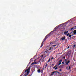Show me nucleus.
Wrapping results in <instances>:
<instances>
[{
    "label": "nucleus",
    "mask_w": 76,
    "mask_h": 76,
    "mask_svg": "<svg viewBox=\"0 0 76 76\" xmlns=\"http://www.w3.org/2000/svg\"><path fill=\"white\" fill-rule=\"evenodd\" d=\"M25 69H24L23 72V73H24V75L23 76V75L24 73L21 74L20 76H28V75H29V73L30 72V71L31 70V67H29L28 69H26L25 71Z\"/></svg>",
    "instance_id": "1"
},
{
    "label": "nucleus",
    "mask_w": 76,
    "mask_h": 76,
    "mask_svg": "<svg viewBox=\"0 0 76 76\" xmlns=\"http://www.w3.org/2000/svg\"><path fill=\"white\" fill-rule=\"evenodd\" d=\"M54 32V30L52 31H51L46 36L45 39H44V41L42 43L41 45L40 48H42V46H43L44 45V42L45 41L46 39H47L48 38V37H50L51 35V32Z\"/></svg>",
    "instance_id": "2"
},
{
    "label": "nucleus",
    "mask_w": 76,
    "mask_h": 76,
    "mask_svg": "<svg viewBox=\"0 0 76 76\" xmlns=\"http://www.w3.org/2000/svg\"><path fill=\"white\" fill-rule=\"evenodd\" d=\"M59 45V44L58 45L57 44H56L55 45H53L52 47H56V46H57V47H56V48H55V49H56V48H58Z\"/></svg>",
    "instance_id": "3"
},
{
    "label": "nucleus",
    "mask_w": 76,
    "mask_h": 76,
    "mask_svg": "<svg viewBox=\"0 0 76 76\" xmlns=\"http://www.w3.org/2000/svg\"><path fill=\"white\" fill-rule=\"evenodd\" d=\"M65 39H66V36H64L62 37V38L61 39V40H62V41H64V40Z\"/></svg>",
    "instance_id": "4"
},
{
    "label": "nucleus",
    "mask_w": 76,
    "mask_h": 76,
    "mask_svg": "<svg viewBox=\"0 0 76 76\" xmlns=\"http://www.w3.org/2000/svg\"><path fill=\"white\" fill-rule=\"evenodd\" d=\"M70 61L69 60L68 61H67V62H65V63L66 65H68V64H70V63H70Z\"/></svg>",
    "instance_id": "5"
},
{
    "label": "nucleus",
    "mask_w": 76,
    "mask_h": 76,
    "mask_svg": "<svg viewBox=\"0 0 76 76\" xmlns=\"http://www.w3.org/2000/svg\"><path fill=\"white\" fill-rule=\"evenodd\" d=\"M48 50H47L45 51V52L46 53H47L48 56L49 55H50V53L48 52Z\"/></svg>",
    "instance_id": "6"
},
{
    "label": "nucleus",
    "mask_w": 76,
    "mask_h": 76,
    "mask_svg": "<svg viewBox=\"0 0 76 76\" xmlns=\"http://www.w3.org/2000/svg\"><path fill=\"white\" fill-rule=\"evenodd\" d=\"M70 66H66V69L67 70H70Z\"/></svg>",
    "instance_id": "7"
},
{
    "label": "nucleus",
    "mask_w": 76,
    "mask_h": 76,
    "mask_svg": "<svg viewBox=\"0 0 76 76\" xmlns=\"http://www.w3.org/2000/svg\"><path fill=\"white\" fill-rule=\"evenodd\" d=\"M69 31H65L64 32V34L65 35H66V34H67V33H68Z\"/></svg>",
    "instance_id": "8"
},
{
    "label": "nucleus",
    "mask_w": 76,
    "mask_h": 76,
    "mask_svg": "<svg viewBox=\"0 0 76 76\" xmlns=\"http://www.w3.org/2000/svg\"><path fill=\"white\" fill-rule=\"evenodd\" d=\"M73 33L74 35H76L75 34H76V30H75L74 31Z\"/></svg>",
    "instance_id": "9"
},
{
    "label": "nucleus",
    "mask_w": 76,
    "mask_h": 76,
    "mask_svg": "<svg viewBox=\"0 0 76 76\" xmlns=\"http://www.w3.org/2000/svg\"><path fill=\"white\" fill-rule=\"evenodd\" d=\"M37 72L38 73H41V69H39V70H37Z\"/></svg>",
    "instance_id": "10"
},
{
    "label": "nucleus",
    "mask_w": 76,
    "mask_h": 76,
    "mask_svg": "<svg viewBox=\"0 0 76 76\" xmlns=\"http://www.w3.org/2000/svg\"><path fill=\"white\" fill-rule=\"evenodd\" d=\"M31 63V62H30L27 65V67H28V66H29V64H30V63Z\"/></svg>",
    "instance_id": "11"
},
{
    "label": "nucleus",
    "mask_w": 76,
    "mask_h": 76,
    "mask_svg": "<svg viewBox=\"0 0 76 76\" xmlns=\"http://www.w3.org/2000/svg\"><path fill=\"white\" fill-rule=\"evenodd\" d=\"M69 34H71V33H68V34H66V35L67 36H68L69 35Z\"/></svg>",
    "instance_id": "12"
},
{
    "label": "nucleus",
    "mask_w": 76,
    "mask_h": 76,
    "mask_svg": "<svg viewBox=\"0 0 76 76\" xmlns=\"http://www.w3.org/2000/svg\"><path fill=\"white\" fill-rule=\"evenodd\" d=\"M37 64H39V63H40V60L38 61H37Z\"/></svg>",
    "instance_id": "13"
},
{
    "label": "nucleus",
    "mask_w": 76,
    "mask_h": 76,
    "mask_svg": "<svg viewBox=\"0 0 76 76\" xmlns=\"http://www.w3.org/2000/svg\"><path fill=\"white\" fill-rule=\"evenodd\" d=\"M51 49L53 50V49L52 48L50 47L49 49V50H51Z\"/></svg>",
    "instance_id": "14"
},
{
    "label": "nucleus",
    "mask_w": 76,
    "mask_h": 76,
    "mask_svg": "<svg viewBox=\"0 0 76 76\" xmlns=\"http://www.w3.org/2000/svg\"><path fill=\"white\" fill-rule=\"evenodd\" d=\"M42 72H43V70L42 69L40 70V73H42Z\"/></svg>",
    "instance_id": "15"
},
{
    "label": "nucleus",
    "mask_w": 76,
    "mask_h": 76,
    "mask_svg": "<svg viewBox=\"0 0 76 76\" xmlns=\"http://www.w3.org/2000/svg\"><path fill=\"white\" fill-rule=\"evenodd\" d=\"M54 73H56V72H55V71H54V72H51V74H54Z\"/></svg>",
    "instance_id": "16"
},
{
    "label": "nucleus",
    "mask_w": 76,
    "mask_h": 76,
    "mask_svg": "<svg viewBox=\"0 0 76 76\" xmlns=\"http://www.w3.org/2000/svg\"><path fill=\"white\" fill-rule=\"evenodd\" d=\"M50 60H51V59H50V58L48 61V62H50Z\"/></svg>",
    "instance_id": "17"
},
{
    "label": "nucleus",
    "mask_w": 76,
    "mask_h": 76,
    "mask_svg": "<svg viewBox=\"0 0 76 76\" xmlns=\"http://www.w3.org/2000/svg\"><path fill=\"white\" fill-rule=\"evenodd\" d=\"M69 37H72V35H69Z\"/></svg>",
    "instance_id": "18"
},
{
    "label": "nucleus",
    "mask_w": 76,
    "mask_h": 76,
    "mask_svg": "<svg viewBox=\"0 0 76 76\" xmlns=\"http://www.w3.org/2000/svg\"><path fill=\"white\" fill-rule=\"evenodd\" d=\"M47 65H48V64H46L45 65V68H46V67H47Z\"/></svg>",
    "instance_id": "19"
},
{
    "label": "nucleus",
    "mask_w": 76,
    "mask_h": 76,
    "mask_svg": "<svg viewBox=\"0 0 76 76\" xmlns=\"http://www.w3.org/2000/svg\"><path fill=\"white\" fill-rule=\"evenodd\" d=\"M58 64L59 65H60V64H61V62H60L58 63Z\"/></svg>",
    "instance_id": "20"
},
{
    "label": "nucleus",
    "mask_w": 76,
    "mask_h": 76,
    "mask_svg": "<svg viewBox=\"0 0 76 76\" xmlns=\"http://www.w3.org/2000/svg\"><path fill=\"white\" fill-rule=\"evenodd\" d=\"M57 65H56L55 66L53 67V69H55L56 68V67L57 66Z\"/></svg>",
    "instance_id": "21"
},
{
    "label": "nucleus",
    "mask_w": 76,
    "mask_h": 76,
    "mask_svg": "<svg viewBox=\"0 0 76 76\" xmlns=\"http://www.w3.org/2000/svg\"><path fill=\"white\" fill-rule=\"evenodd\" d=\"M34 64V63L33 62L31 64V66H32V65H33V64Z\"/></svg>",
    "instance_id": "22"
},
{
    "label": "nucleus",
    "mask_w": 76,
    "mask_h": 76,
    "mask_svg": "<svg viewBox=\"0 0 76 76\" xmlns=\"http://www.w3.org/2000/svg\"><path fill=\"white\" fill-rule=\"evenodd\" d=\"M62 59H61V60H60L59 61V62H61V61H62Z\"/></svg>",
    "instance_id": "23"
},
{
    "label": "nucleus",
    "mask_w": 76,
    "mask_h": 76,
    "mask_svg": "<svg viewBox=\"0 0 76 76\" xmlns=\"http://www.w3.org/2000/svg\"><path fill=\"white\" fill-rule=\"evenodd\" d=\"M65 62H67V59H65Z\"/></svg>",
    "instance_id": "24"
},
{
    "label": "nucleus",
    "mask_w": 76,
    "mask_h": 76,
    "mask_svg": "<svg viewBox=\"0 0 76 76\" xmlns=\"http://www.w3.org/2000/svg\"><path fill=\"white\" fill-rule=\"evenodd\" d=\"M55 70H57V67H56L55 68Z\"/></svg>",
    "instance_id": "25"
},
{
    "label": "nucleus",
    "mask_w": 76,
    "mask_h": 76,
    "mask_svg": "<svg viewBox=\"0 0 76 76\" xmlns=\"http://www.w3.org/2000/svg\"><path fill=\"white\" fill-rule=\"evenodd\" d=\"M65 58H66V56H64V57L63 58H64V59H65Z\"/></svg>",
    "instance_id": "26"
},
{
    "label": "nucleus",
    "mask_w": 76,
    "mask_h": 76,
    "mask_svg": "<svg viewBox=\"0 0 76 76\" xmlns=\"http://www.w3.org/2000/svg\"><path fill=\"white\" fill-rule=\"evenodd\" d=\"M34 64H37V63L36 62H35L34 63Z\"/></svg>",
    "instance_id": "27"
},
{
    "label": "nucleus",
    "mask_w": 76,
    "mask_h": 76,
    "mask_svg": "<svg viewBox=\"0 0 76 76\" xmlns=\"http://www.w3.org/2000/svg\"><path fill=\"white\" fill-rule=\"evenodd\" d=\"M52 59H54V58L52 57V58H51V60H52Z\"/></svg>",
    "instance_id": "28"
},
{
    "label": "nucleus",
    "mask_w": 76,
    "mask_h": 76,
    "mask_svg": "<svg viewBox=\"0 0 76 76\" xmlns=\"http://www.w3.org/2000/svg\"><path fill=\"white\" fill-rule=\"evenodd\" d=\"M55 73H57L58 72V71H55Z\"/></svg>",
    "instance_id": "29"
},
{
    "label": "nucleus",
    "mask_w": 76,
    "mask_h": 76,
    "mask_svg": "<svg viewBox=\"0 0 76 76\" xmlns=\"http://www.w3.org/2000/svg\"><path fill=\"white\" fill-rule=\"evenodd\" d=\"M73 28H72L71 29V30H73Z\"/></svg>",
    "instance_id": "30"
},
{
    "label": "nucleus",
    "mask_w": 76,
    "mask_h": 76,
    "mask_svg": "<svg viewBox=\"0 0 76 76\" xmlns=\"http://www.w3.org/2000/svg\"><path fill=\"white\" fill-rule=\"evenodd\" d=\"M60 65L59 64H57V66H58Z\"/></svg>",
    "instance_id": "31"
},
{
    "label": "nucleus",
    "mask_w": 76,
    "mask_h": 76,
    "mask_svg": "<svg viewBox=\"0 0 76 76\" xmlns=\"http://www.w3.org/2000/svg\"><path fill=\"white\" fill-rule=\"evenodd\" d=\"M41 57H44V55H42Z\"/></svg>",
    "instance_id": "32"
},
{
    "label": "nucleus",
    "mask_w": 76,
    "mask_h": 76,
    "mask_svg": "<svg viewBox=\"0 0 76 76\" xmlns=\"http://www.w3.org/2000/svg\"><path fill=\"white\" fill-rule=\"evenodd\" d=\"M57 73H58V74H60V72H58Z\"/></svg>",
    "instance_id": "33"
},
{
    "label": "nucleus",
    "mask_w": 76,
    "mask_h": 76,
    "mask_svg": "<svg viewBox=\"0 0 76 76\" xmlns=\"http://www.w3.org/2000/svg\"><path fill=\"white\" fill-rule=\"evenodd\" d=\"M62 63L63 64H64V62H62Z\"/></svg>",
    "instance_id": "34"
},
{
    "label": "nucleus",
    "mask_w": 76,
    "mask_h": 76,
    "mask_svg": "<svg viewBox=\"0 0 76 76\" xmlns=\"http://www.w3.org/2000/svg\"><path fill=\"white\" fill-rule=\"evenodd\" d=\"M75 46H76V45H74L73 46L74 47H75Z\"/></svg>",
    "instance_id": "35"
},
{
    "label": "nucleus",
    "mask_w": 76,
    "mask_h": 76,
    "mask_svg": "<svg viewBox=\"0 0 76 76\" xmlns=\"http://www.w3.org/2000/svg\"><path fill=\"white\" fill-rule=\"evenodd\" d=\"M32 59H33V58H31L30 59V60H31V61L32 60Z\"/></svg>",
    "instance_id": "36"
},
{
    "label": "nucleus",
    "mask_w": 76,
    "mask_h": 76,
    "mask_svg": "<svg viewBox=\"0 0 76 76\" xmlns=\"http://www.w3.org/2000/svg\"><path fill=\"white\" fill-rule=\"evenodd\" d=\"M69 46H68V48H67V49H69Z\"/></svg>",
    "instance_id": "37"
},
{
    "label": "nucleus",
    "mask_w": 76,
    "mask_h": 76,
    "mask_svg": "<svg viewBox=\"0 0 76 76\" xmlns=\"http://www.w3.org/2000/svg\"><path fill=\"white\" fill-rule=\"evenodd\" d=\"M59 71H61V69H60L59 70Z\"/></svg>",
    "instance_id": "38"
},
{
    "label": "nucleus",
    "mask_w": 76,
    "mask_h": 76,
    "mask_svg": "<svg viewBox=\"0 0 76 76\" xmlns=\"http://www.w3.org/2000/svg\"><path fill=\"white\" fill-rule=\"evenodd\" d=\"M53 75V74H52L51 75V76H52V75Z\"/></svg>",
    "instance_id": "39"
},
{
    "label": "nucleus",
    "mask_w": 76,
    "mask_h": 76,
    "mask_svg": "<svg viewBox=\"0 0 76 76\" xmlns=\"http://www.w3.org/2000/svg\"><path fill=\"white\" fill-rule=\"evenodd\" d=\"M61 66H62L61 65V66H60V67H61Z\"/></svg>",
    "instance_id": "40"
},
{
    "label": "nucleus",
    "mask_w": 76,
    "mask_h": 76,
    "mask_svg": "<svg viewBox=\"0 0 76 76\" xmlns=\"http://www.w3.org/2000/svg\"><path fill=\"white\" fill-rule=\"evenodd\" d=\"M31 76V75H28V76Z\"/></svg>",
    "instance_id": "41"
}]
</instances>
